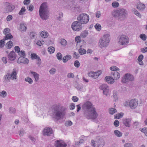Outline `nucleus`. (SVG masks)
I'll return each mask as SVG.
<instances>
[{
  "mask_svg": "<svg viewBox=\"0 0 147 147\" xmlns=\"http://www.w3.org/2000/svg\"><path fill=\"white\" fill-rule=\"evenodd\" d=\"M67 109L60 105H54L52 108L51 116L55 121L63 119L66 114Z\"/></svg>",
  "mask_w": 147,
  "mask_h": 147,
  "instance_id": "nucleus-1",
  "label": "nucleus"
},
{
  "mask_svg": "<svg viewBox=\"0 0 147 147\" xmlns=\"http://www.w3.org/2000/svg\"><path fill=\"white\" fill-rule=\"evenodd\" d=\"M84 116L88 119H94L98 116L96 109L90 101L86 102L82 105Z\"/></svg>",
  "mask_w": 147,
  "mask_h": 147,
  "instance_id": "nucleus-2",
  "label": "nucleus"
},
{
  "mask_svg": "<svg viewBox=\"0 0 147 147\" xmlns=\"http://www.w3.org/2000/svg\"><path fill=\"white\" fill-rule=\"evenodd\" d=\"M49 10L46 2L42 3L39 9V14L41 18L43 20H46L49 16Z\"/></svg>",
  "mask_w": 147,
  "mask_h": 147,
  "instance_id": "nucleus-3",
  "label": "nucleus"
},
{
  "mask_svg": "<svg viewBox=\"0 0 147 147\" xmlns=\"http://www.w3.org/2000/svg\"><path fill=\"white\" fill-rule=\"evenodd\" d=\"M112 15L115 18L120 20H123L127 16V11L123 8H119L118 9L114 10L111 12Z\"/></svg>",
  "mask_w": 147,
  "mask_h": 147,
  "instance_id": "nucleus-4",
  "label": "nucleus"
},
{
  "mask_svg": "<svg viewBox=\"0 0 147 147\" xmlns=\"http://www.w3.org/2000/svg\"><path fill=\"white\" fill-rule=\"evenodd\" d=\"M110 35L108 34L103 35L99 41V46L100 48L106 47L109 45L110 42Z\"/></svg>",
  "mask_w": 147,
  "mask_h": 147,
  "instance_id": "nucleus-5",
  "label": "nucleus"
},
{
  "mask_svg": "<svg viewBox=\"0 0 147 147\" xmlns=\"http://www.w3.org/2000/svg\"><path fill=\"white\" fill-rule=\"evenodd\" d=\"M118 43L122 46L127 45L129 42L128 37L125 35H122L118 37Z\"/></svg>",
  "mask_w": 147,
  "mask_h": 147,
  "instance_id": "nucleus-6",
  "label": "nucleus"
},
{
  "mask_svg": "<svg viewBox=\"0 0 147 147\" xmlns=\"http://www.w3.org/2000/svg\"><path fill=\"white\" fill-rule=\"evenodd\" d=\"M78 21L82 24H86L89 21V16L86 14L83 13L80 14L77 17Z\"/></svg>",
  "mask_w": 147,
  "mask_h": 147,
  "instance_id": "nucleus-7",
  "label": "nucleus"
},
{
  "mask_svg": "<svg viewBox=\"0 0 147 147\" xmlns=\"http://www.w3.org/2000/svg\"><path fill=\"white\" fill-rule=\"evenodd\" d=\"M82 24L78 21H74L71 24V28L74 31H79L82 29Z\"/></svg>",
  "mask_w": 147,
  "mask_h": 147,
  "instance_id": "nucleus-8",
  "label": "nucleus"
},
{
  "mask_svg": "<svg viewBox=\"0 0 147 147\" xmlns=\"http://www.w3.org/2000/svg\"><path fill=\"white\" fill-rule=\"evenodd\" d=\"M134 80L133 76L130 74L127 73L122 78L121 81L122 83H125L129 81H132Z\"/></svg>",
  "mask_w": 147,
  "mask_h": 147,
  "instance_id": "nucleus-9",
  "label": "nucleus"
},
{
  "mask_svg": "<svg viewBox=\"0 0 147 147\" xmlns=\"http://www.w3.org/2000/svg\"><path fill=\"white\" fill-rule=\"evenodd\" d=\"M52 133V129L50 127H46L43 130L42 134L44 136H50Z\"/></svg>",
  "mask_w": 147,
  "mask_h": 147,
  "instance_id": "nucleus-10",
  "label": "nucleus"
},
{
  "mask_svg": "<svg viewBox=\"0 0 147 147\" xmlns=\"http://www.w3.org/2000/svg\"><path fill=\"white\" fill-rule=\"evenodd\" d=\"M67 144L62 140H57L55 143V147H66Z\"/></svg>",
  "mask_w": 147,
  "mask_h": 147,
  "instance_id": "nucleus-11",
  "label": "nucleus"
},
{
  "mask_svg": "<svg viewBox=\"0 0 147 147\" xmlns=\"http://www.w3.org/2000/svg\"><path fill=\"white\" fill-rule=\"evenodd\" d=\"M138 101L135 99H132L129 102V105L131 109H134L138 105Z\"/></svg>",
  "mask_w": 147,
  "mask_h": 147,
  "instance_id": "nucleus-12",
  "label": "nucleus"
},
{
  "mask_svg": "<svg viewBox=\"0 0 147 147\" xmlns=\"http://www.w3.org/2000/svg\"><path fill=\"white\" fill-rule=\"evenodd\" d=\"M100 89L103 90L104 94L107 96L109 92V88L108 86L106 84H103L100 87Z\"/></svg>",
  "mask_w": 147,
  "mask_h": 147,
  "instance_id": "nucleus-13",
  "label": "nucleus"
},
{
  "mask_svg": "<svg viewBox=\"0 0 147 147\" xmlns=\"http://www.w3.org/2000/svg\"><path fill=\"white\" fill-rule=\"evenodd\" d=\"M17 62L19 63H23L25 64H27L28 63L29 60L26 58L20 56L19 58L17 61Z\"/></svg>",
  "mask_w": 147,
  "mask_h": 147,
  "instance_id": "nucleus-14",
  "label": "nucleus"
},
{
  "mask_svg": "<svg viewBox=\"0 0 147 147\" xmlns=\"http://www.w3.org/2000/svg\"><path fill=\"white\" fill-rule=\"evenodd\" d=\"M9 60L13 61L16 59V55L15 52L13 51H11L7 56Z\"/></svg>",
  "mask_w": 147,
  "mask_h": 147,
  "instance_id": "nucleus-15",
  "label": "nucleus"
},
{
  "mask_svg": "<svg viewBox=\"0 0 147 147\" xmlns=\"http://www.w3.org/2000/svg\"><path fill=\"white\" fill-rule=\"evenodd\" d=\"M15 8L14 6L11 5H9L7 6L4 9V12L8 13L12 11Z\"/></svg>",
  "mask_w": 147,
  "mask_h": 147,
  "instance_id": "nucleus-16",
  "label": "nucleus"
},
{
  "mask_svg": "<svg viewBox=\"0 0 147 147\" xmlns=\"http://www.w3.org/2000/svg\"><path fill=\"white\" fill-rule=\"evenodd\" d=\"M67 8L69 9L73 10L75 11L79 12L80 11V8L78 6H76L73 4L72 3L69 6L67 7Z\"/></svg>",
  "mask_w": 147,
  "mask_h": 147,
  "instance_id": "nucleus-17",
  "label": "nucleus"
},
{
  "mask_svg": "<svg viewBox=\"0 0 147 147\" xmlns=\"http://www.w3.org/2000/svg\"><path fill=\"white\" fill-rule=\"evenodd\" d=\"M17 71L16 69V68L13 69L11 73V74H10L12 80H16L17 79Z\"/></svg>",
  "mask_w": 147,
  "mask_h": 147,
  "instance_id": "nucleus-18",
  "label": "nucleus"
},
{
  "mask_svg": "<svg viewBox=\"0 0 147 147\" xmlns=\"http://www.w3.org/2000/svg\"><path fill=\"white\" fill-rule=\"evenodd\" d=\"M123 124L126 127H129L130 126L131 119L129 118H124L123 119Z\"/></svg>",
  "mask_w": 147,
  "mask_h": 147,
  "instance_id": "nucleus-19",
  "label": "nucleus"
},
{
  "mask_svg": "<svg viewBox=\"0 0 147 147\" xmlns=\"http://www.w3.org/2000/svg\"><path fill=\"white\" fill-rule=\"evenodd\" d=\"M88 75L89 77L96 79L98 77L100 74L98 72H90L88 73Z\"/></svg>",
  "mask_w": 147,
  "mask_h": 147,
  "instance_id": "nucleus-20",
  "label": "nucleus"
},
{
  "mask_svg": "<svg viewBox=\"0 0 147 147\" xmlns=\"http://www.w3.org/2000/svg\"><path fill=\"white\" fill-rule=\"evenodd\" d=\"M105 80L106 82L110 84H112L114 82V79L110 76H107L105 78Z\"/></svg>",
  "mask_w": 147,
  "mask_h": 147,
  "instance_id": "nucleus-21",
  "label": "nucleus"
},
{
  "mask_svg": "<svg viewBox=\"0 0 147 147\" xmlns=\"http://www.w3.org/2000/svg\"><path fill=\"white\" fill-rule=\"evenodd\" d=\"M111 74L115 80H117L119 79L120 76L119 73L117 71L112 72Z\"/></svg>",
  "mask_w": 147,
  "mask_h": 147,
  "instance_id": "nucleus-22",
  "label": "nucleus"
},
{
  "mask_svg": "<svg viewBox=\"0 0 147 147\" xmlns=\"http://www.w3.org/2000/svg\"><path fill=\"white\" fill-rule=\"evenodd\" d=\"M137 9L141 11H143L145 8V5L144 4L139 3L137 5Z\"/></svg>",
  "mask_w": 147,
  "mask_h": 147,
  "instance_id": "nucleus-23",
  "label": "nucleus"
},
{
  "mask_svg": "<svg viewBox=\"0 0 147 147\" xmlns=\"http://www.w3.org/2000/svg\"><path fill=\"white\" fill-rule=\"evenodd\" d=\"M4 82L6 83H8L10 81V80H11V78L10 77V74L7 73L6 75L4 76Z\"/></svg>",
  "mask_w": 147,
  "mask_h": 147,
  "instance_id": "nucleus-24",
  "label": "nucleus"
},
{
  "mask_svg": "<svg viewBox=\"0 0 147 147\" xmlns=\"http://www.w3.org/2000/svg\"><path fill=\"white\" fill-rule=\"evenodd\" d=\"M30 73L32 74L34 78H35V81L36 82H38V81L39 79V75L35 72L31 71Z\"/></svg>",
  "mask_w": 147,
  "mask_h": 147,
  "instance_id": "nucleus-25",
  "label": "nucleus"
},
{
  "mask_svg": "<svg viewBox=\"0 0 147 147\" xmlns=\"http://www.w3.org/2000/svg\"><path fill=\"white\" fill-rule=\"evenodd\" d=\"M27 29L26 25L25 24H21L20 25L19 30L21 31L25 32Z\"/></svg>",
  "mask_w": 147,
  "mask_h": 147,
  "instance_id": "nucleus-26",
  "label": "nucleus"
},
{
  "mask_svg": "<svg viewBox=\"0 0 147 147\" xmlns=\"http://www.w3.org/2000/svg\"><path fill=\"white\" fill-rule=\"evenodd\" d=\"M71 57L69 55H67L64 57L63 59V61L64 63H66L69 60L71 59Z\"/></svg>",
  "mask_w": 147,
  "mask_h": 147,
  "instance_id": "nucleus-27",
  "label": "nucleus"
},
{
  "mask_svg": "<svg viewBox=\"0 0 147 147\" xmlns=\"http://www.w3.org/2000/svg\"><path fill=\"white\" fill-rule=\"evenodd\" d=\"M41 36L44 38H47L49 36V34L47 32L43 31L40 33Z\"/></svg>",
  "mask_w": 147,
  "mask_h": 147,
  "instance_id": "nucleus-28",
  "label": "nucleus"
},
{
  "mask_svg": "<svg viewBox=\"0 0 147 147\" xmlns=\"http://www.w3.org/2000/svg\"><path fill=\"white\" fill-rule=\"evenodd\" d=\"M132 12L137 16L139 18H141L142 17V16L140 13L137 10H136L134 8L132 9Z\"/></svg>",
  "mask_w": 147,
  "mask_h": 147,
  "instance_id": "nucleus-29",
  "label": "nucleus"
},
{
  "mask_svg": "<svg viewBox=\"0 0 147 147\" xmlns=\"http://www.w3.org/2000/svg\"><path fill=\"white\" fill-rule=\"evenodd\" d=\"M114 133L115 136L119 138L121 137L122 135V133L117 130H115L114 131Z\"/></svg>",
  "mask_w": 147,
  "mask_h": 147,
  "instance_id": "nucleus-30",
  "label": "nucleus"
},
{
  "mask_svg": "<svg viewBox=\"0 0 147 147\" xmlns=\"http://www.w3.org/2000/svg\"><path fill=\"white\" fill-rule=\"evenodd\" d=\"M97 143L98 146H103L105 144L102 138L99 139L97 141Z\"/></svg>",
  "mask_w": 147,
  "mask_h": 147,
  "instance_id": "nucleus-31",
  "label": "nucleus"
},
{
  "mask_svg": "<svg viewBox=\"0 0 147 147\" xmlns=\"http://www.w3.org/2000/svg\"><path fill=\"white\" fill-rule=\"evenodd\" d=\"M13 45L12 42L11 41H10L6 44L5 46L7 48L9 49L11 48Z\"/></svg>",
  "mask_w": 147,
  "mask_h": 147,
  "instance_id": "nucleus-32",
  "label": "nucleus"
},
{
  "mask_svg": "<svg viewBox=\"0 0 147 147\" xmlns=\"http://www.w3.org/2000/svg\"><path fill=\"white\" fill-rule=\"evenodd\" d=\"M5 36L4 37V40H6L9 39H11L13 38V36L10 33L5 35Z\"/></svg>",
  "mask_w": 147,
  "mask_h": 147,
  "instance_id": "nucleus-33",
  "label": "nucleus"
},
{
  "mask_svg": "<svg viewBox=\"0 0 147 147\" xmlns=\"http://www.w3.org/2000/svg\"><path fill=\"white\" fill-rule=\"evenodd\" d=\"M117 112L116 109L113 108H111L109 109V113L111 115H113Z\"/></svg>",
  "mask_w": 147,
  "mask_h": 147,
  "instance_id": "nucleus-34",
  "label": "nucleus"
},
{
  "mask_svg": "<svg viewBox=\"0 0 147 147\" xmlns=\"http://www.w3.org/2000/svg\"><path fill=\"white\" fill-rule=\"evenodd\" d=\"M26 82H28L29 84H31L33 83V80L32 79L29 77H27L25 78Z\"/></svg>",
  "mask_w": 147,
  "mask_h": 147,
  "instance_id": "nucleus-35",
  "label": "nucleus"
},
{
  "mask_svg": "<svg viewBox=\"0 0 147 147\" xmlns=\"http://www.w3.org/2000/svg\"><path fill=\"white\" fill-rule=\"evenodd\" d=\"M123 115V113H119L116 114L115 116V118L117 119H119L122 117Z\"/></svg>",
  "mask_w": 147,
  "mask_h": 147,
  "instance_id": "nucleus-36",
  "label": "nucleus"
},
{
  "mask_svg": "<svg viewBox=\"0 0 147 147\" xmlns=\"http://www.w3.org/2000/svg\"><path fill=\"white\" fill-rule=\"evenodd\" d=\"M55 48L53 47H49L48 49V51L50 53H53L55 51Z\"/></svg>",
  "mask_w": 147,
  "mask_h": 147,
  "instance_id": "nucleus-37",
  "label": "nucleus"
},
{
  "mask_svg": "<svg viewBox=\"0 0 147 147\" xmlns=\"http://www.w3.org/2000/svg\"><path fill=\"white\" fill-rule=\"evenodd\" d=\"M112 6L114 8H117L119 6V4L117 1H114L112 3Z\"/></svg>",
  "mask_w": 147,
  "mask_h": 147,
  "instance_id": "nucleus-38",
  "label": "nucleus"
},
{
  "mask_svg": "<svg viewBox=\"0 0 147 147\" xmlns=\"http://www.w3.org/2000/svg\"><path fill=\"white\" fill-rule=\"evenodd\" d=\"M88 32L87 31L85 30L81 33L80 36L84 38L87 36L88 35Z\"/></svg>",
  "mask_w": 147,
  "mask_h": 147,
  "instance_id": "nucleus-39",
  "label": "nucleus"
},
{
  "mask_svg": "<svg viewBox=\"0 0 147 147\" xmlns=\"http://www.w3.org/2000/svg\"><path fill=\"white\" fill-rule=\"evenodd\" d=\"M26 9L24 7H23L19 12V14L20 15H22L24 14V12L26 11Z\"/></svg>",
  "mask_w": 147,
  "mask_h": 147,
  "instance_id": "nucleus-40",
  "label": "nucleus"
},
{
  "mask_svg": "<svg viewBox=\"0 0 147 147\" xmlns=\"http://www.w3.org/2000/svg\"><path fill=\"white\" fill-rule=\"evenodd\" d=\"M7 95V93L6 91L3 90L0 92V96L3 98L5 97Z\"/></svg>",
  "mask_w": 147,
  "mask_h": 147,
  "instance_id": "nucleus-41",
  "label": "nucleus"
},
{
  "mask_svg": "<svg viewBox=\"0 0 147 147\" xmlns=\"http://www.w3.org/2000/svg\"><path fill=\"white\" fill-rule=\"evenodd\" d=\"M60 43L61 45L63 46H65L67 44V42L64 39H61V40Z\"/></svg>",
  "mask_w": 147,
  "mask_h": 147,
  "instance_id": "nucleus-42",
  "label": "nucleus"
},
{
  "mask_svg": "<svg viewBox=\"0 0 147 147\" xmlns=\"http://www.w3.org/2000/svg\"><path fill=\"white\" fill-rule=\"evenodd\" d=\"M79 52L81 55H83L86 54V50L80 48L79 49Z\"/></svg>",
  "mask_w": 147,
  "mask_h": 147,
  "instance_id": "nucleus-43",
  "label": "nucleus"
},
{
  "mask_svg": "<svg viewBox=\"0 0 147 147\" xmlns=\"http://www.w3.org/2000/svg\"><path fill=\"white\" fill-rule=\"evenodd\" d=\"M95 28L98 31H100L101 28L100 25L99 24H96L95 26Z\"/></svg>",
  "mask_w": 147,
  "mask_h": 147,
  "instance_id": "nucleus-44",
  "label": "nucleus"
},
{
  "mask_svg": "<svg viewBox=\"0 0 147 147\" xmlns=\"http://www.w3.org/2000/svg\"><path fill=\"white\" fill-rule=\"evenodd\" d=\"M140 38L143 41H145L147 38V36L144 34H141L140 36Z\"/></svg>",
  "mask_w": 147,
  "mask_h": 147,
  "instance_id": "nucleus-45",
  "label": "nucleus"
},
{
  "mask_svg": "<svg viewBox=\"0 0 147 147\" xmlns=\"http://www.w3.org/2000/svg\"><path fill=\"white\" fill-rule=\"evenodd\" d=\"M110 69L113 71H115L119 70V69L117 67L114 66H112L110 67Z\"/></svg>",
  "mask_w": 147,
  "mask_h": 147,
  "instance_id": "nucleus-46",
  "label": "nucleus"
},
{
  "mask_svg": "<svg viewBox=\"0 0 147 147\" xmlns=\"http://www.w3.org/2000/svg\"><path fill=\"white\" fill-rule=\"evenodd\" d=\"M10 30L9 28H6L4 30L3 33L5 34H9L10 33Z\"/></svg>",
  "mask_w": 147,
  "mask_h": 147,
  "instance_id": "nucleus-47",
  "label": "nucleus"
},
{
  "mask_svg": "<svg viewBox=\"0 0 147 147\" xmlns=\"http://www.w3.org/2000/svg\"><path fill=\"white\" fill-rule=\"evenodd\" d=\"M37 34L34 32H30V36L32 38H34L36 37Z\"/></svg>",
  "mask_w": 147,
  "mask_h": 147,
  "instance_id": "nucleus-48",
  "label": "nucleus"
},
{
  "mask_svg": "<svg viewBox=\"0 0 147 147\" xmlns=\"http://www.w3.org/2000/svg\"><path fill=\"white\" fill-rule=\"evenodd\" d=\"M57 59L59 61L62 60V56L61 54L60 53H58L57 55Z\"/></svg>",
  "mask_w": 147,
  "mask_h": 147,
  "instance_id": "nucleus-49",
  "label": "nucleus"
},
{
  "mask_svg": "<svg viewBox=\"0 0 147 147\" xmlns=\"http://www.w3.org/2000/svg\"><path fill=\"white\" fill-rule=\"evenodd\" d=\"M56 71V70L55 68H53L49 70V72L50 74H55Z\"/></svg>",
  "mask_w": 147,
  "mask_h": 147,
  "instance_id": "nucleus-50",
  "label": "nucleus"
},
{
  "mask_svg": "<svg viewBox=\"0 0 147 147\" xmlns=\"http://www.w3.org/2000/svg\"><path fill=\"white\" fill-rule=\"evenodd\" d=\"M31 56L32 59H37L39 57L38 55L35 53L31 54Z\"/></svg>",
  "mask_w": 147,
  "mask_h": 147,
  "instance_id": "nucleus-51",
  "label": "nucleus"
},
{
  "mask_svg": "<svg viewBox=\"0 0 147 147\" xmlns=\"http://www.w3.org/2000/svg\"><path fill=\"white\" fill-rule=\"evenodd\" d=\"M5 40H1L0 41V47H3L5 44Z\"/></svg>",
  "mask_w": 147,
  "mask_h": 147,
  "instance_id": "nucleus-52",
  "label": "nucleus"
},
{
  "mask_svg": "<svg viewBox=\"0 0 147 147\" xmlns=\"http://www.w3.org/2000/svg\"><path fill=\"white\" fill-rule=\"evenodd\" d=\"M18 53L19 55L20 56H22L23 57H26V54L25 52L23 51H20Z\"/></svg>",
  "mask_w": 147,
  "mask_h": 147,
  "instance_id": "nucleus-53",
  "label": "nucleus"
},
{
  "mask_svg": "<svg viewBox=\"0 0 147 147\" xmlns=\"http://www.w3.org/2000/svg\"><path fill=\"white\" fill-rule=\"evenodd\" d=\"M74 65L75 67L78 68L80 66V63L79 61L78 60H76L74 62Z\"/></svg>",
  "mask_w": 147,
  "mask_h": 147,
  "instance_id": "nucleus-54",
  "label": "nucleus"
},
{
  "mask_svg": "<svg viewBox=\"0 0 147 147\" xmlns=\"http://www.w3.org/2000/svg\"><path fill=\"white\" fill-rule=\"evenodd\" d=\"M9 111L10 113L14 114L15 113L16 110L13 107H10L9 109Z\"/></svg>",
  "mask_w": 147,
  "mask_h": 147,
  "instance_id": "nucleus-55",
  "label": "nucleus"
},
{
  "mask_svg": "<svg viewBox=\"0 0 147 147\" xmlns=\"http://www.w3.org/2000/svg\"><path fill=\"white\" fill-rule=\"evenodd\" d=\"M124 147H134V146L131 143H127L124 144Z\"/></svg>",
  "mask_w": 147,
  "mask_h": 147,
  "instance_id": "nucleus-56",
  "label": "nucleus"
},
{
  "mask_svg": "<svg viewBox=\"0 0 147 147\" xmlns=\"http://www.w3.org/2000/svg\"><path fill=\"white\" fill-rule=\"evenodd\" d=\"M141 131L144 133L146 136H147V128H143L142 129Z\"/></svg>",
  "mask_w": 147,
  "mask_h": 147,
  "instance_id": "nucleus-57",
  "label": "nucleus"
},
{
  "mask_svg": "<svg viewBox=\"0 0 147 147\" xmlns=\"http://www.w3.org/2000/svg\"><path fill=\"white\" fill-rule=\"evenodd\" d=\"M25 133V131L22 128L20 130L19 135L20 136H23Z\"/></svg>",
  "mask_w": 147,
  "mask_h": 147,
  "instance_id": "nucleus-58",
  "label": "nucleus"
},
{
  "mask_svg": "<svg viewBox=\"0 0 147 147\" xmlns=\"http://www.w3.org/2000/svg\"><path fill=\"white\" fill-rule=\"evenodd\" d=\"M101 16V13L100 11H97L96 13V16L97 18H99Z\"/></svg>",
  "mask_w": 147,
  "mask_h": 147,
  "instance_id": "nucleus-59",
  "label": "nucleus"
},
{
  "mask_svg": "<svg viewBox=\"0 0 147 147\" xmlns=\"http://www.w3.org/2000/svg\"><path fill=\"white\" fill-rule=\"evenodd\" d=\"M72 124V122L71 121H67L65 123V125L66 126H70Z\"/></svg>",
  "mask_w": 147,
  "mask_h": 147,
  "instance_id": "nucleus-60",
  "label": "nucleus"
},
{
  "mask_svg": "<svg viewBox=\"0 0 147 147\" xmlns=\"http://www.w3.org/2000/svg\"><path fill=\"white\" fill-rule=\"evenodd\" d=\"M75 41L77 43H80V36H76L75 38Z\"/></svg>",
  "mask_w": 147,
  "mask_h": 147,
  "instance_id": "nucleus-61",
  "label": "nucleus"
},
{
  "mask_svg": "<svg viewBox=\"0 0 147 147\" xmlns=\"http://www.w3.org/2000/svg\"><path fill=\"white\" fill-rule=\"evenodd\" d=\"M119 124V121L117 120H116L114 122V125L116 127L118 126Z\"/></svg>",
  "mask_w": 147,
  "mask_h": 147,
  "instance_id": "nucleus-62",
  "label": "nucleus"
},
{
  "mask_svg": "<svg viewBox=\"0 0 147 147\" xmlns=\"http://www.w3.org/2000/svg\"><path fill=\"white\" fill-rule=\"evenodd\" d=\"M72 99L74 102H77L78 100V98L76 96H73L72 98Z\"/></svg>",
  "mask_w": 147,
  "mask_h": 147,
  "instance_id": "nucleus-63",
  "label": "nucleus"
},
{
  "mask_svg": "<svg viewBox=\"0 0 147 147\" xmlns=\"http://www.w3.org/2000/svg\"><path fill=\"white\" fill-rule=\"evenodd\" d=\"M59 16L58 17H57V18L58 20H59L60 21H61V19L63 17V13L61 12H60L59 13Z\"/></svg>",
  "mask_w": 147,
  "mask_h": 147,
  "instance_id": "nucleus-64",
  "label": "nucleus"
}]
</instances>
